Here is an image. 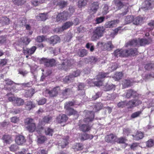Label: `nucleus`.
<instances>
[{
    "mask_svg": "<svg viewBox=\"0 0 154 154\" xmlns=\"http://www.w3.org/2000/svg\"><path fill=\"white\" fill-rule=\"evenodd\" d=\"M142 20L143 19L139 17H137L135 18H133V23L134 25H138L141 23Z\"/></svg>",
    "mask_w": 154,
    "mask_h": 154,
    "instance_id": "393cba45",
    "label": "nucleus"
},
{
    "mask_svg": "<svg viewBox=\"0 0 154 154\" xmlns=\"http://www.w3.org/2000/svg\"><path fill=\"white\" fill-rule=\"evenodd\" d=\"M54 132L53 130L49 128H48L45 130V134L49 136H52Z\"/></svg>",
    "mask_w": 154,
    "mask_h": 154,
    "instance_id": "c85d7f7f",
    "label": "nucleus"
},
{
    "mask_svg": "<svg viewBox=\"0 0 154 154\" xmlns=\"http://www.w3.org/2000/svg\"><path fill=\"white\" fill-rule=\"evenodd\" d=\"M52 117L49 116H45L44 118V122L47 123H49Z\"/></svg>",
    "mask_w": 154,
    "mask_h": 154,
    "instance_id": "338daca9",
    "label": "nucleus"
},
{
    "mask_svg": "<svg viewBox=\"0 0 154 154\" xmlns=\"http://www.w3.org/2000/svg\"><path fill=\"white\" fill-rule=\"evenodd\" d=\"M41 63L43 64L46 66L51 67L55 65V61L53 59H48L46 58H43L40 61Z\"/></svg>",
    "mask_w": 154,
    "mask_h": 154,
    "instance_id": "20e7f679",
    "label": "nucleus"
},
{
    "mask_svg": "<svg viewBox=\"0 0 154 154\" xmlns=\"http://www.w3.org/2000/svg\"><path fill=\"white\" fill-rule=\"evenodd\" d=\"M24 122L25 125H28L34 124L33 119L30 118H27L25 119Z\"/></svg>",
    "mask_w": 154,
    "mask_h": 154,
    "instance_id": "49530a36",
    "label": "nucleus"
},
{
    "mask_svg": "<svg viewBox=\"0 0 154 154\" xmlns=\"http://www.w3.org/2000/svg\"><path fill=\"white\" fill-rule=\"evenodd\" d=\"M123 75V74L122 72H116L114 75V77L116 79L115 80H119L122 78Z\"/></svg>",
    "mask_w": 154,
    "mask_h": 154,
    "instance_id": "a18cd8bd",
    "label": "nucleus"
},
{
    "mask_svg": "<svg viewBox=\"0 0 154 154\" xmlns=\"http://www.w3.org/2000/svg\"><path fill=\"white\" fill-rule=\"evenodd\" d=\"M21 40L23 45H28L31 41L30 39L27 37H22Z\"/></svg>",
    "mask_w": 154,
    "mask_h": 154,
    "instance_id": "79ce46f5",
    "label": "nucleus"
},
{
    "mask_svg": "<svg viewBox=\"0 0 154 154\" xmlns=\"http://www.w3.org/2000/svg\"><path fill=\"white\" fill-rule=\"evenodd\" d=\"M143 4L145 5L146 6L143 8H145L146 9H148L149 7L151 5V0H146L144 2Z\"/></svg>",
    "mask_w": 154,
    "mask_h": 154,
    "instance_id": "5fc2aeb1",
    "label": "nucleus"
},
{
    "mask_svg": "<svg viewBox=\"0 0 154 154\" xmlns=\"http://www.w3.org/2000/svg\"><path fill=\"white\" fill-rule=\"evenodd\" d=\"M5 83L8 85H11L14 83V82L13 81L9 79H5Z\"/></svg>",
    "mask_w": 154,
    "mask_h": 154,
    "instance_id": "774afa93",
    "label": "nucleus"
},
{
    "mask_svg": "<svg viewBox=\"0 0 154 154\" xmlns=\"http://www.w3.org/2000/svg\"><path fill=\"white\" fill-rule=\"evenodd\" d=\"M154 66L153 64L151 63L145 65V68L146 69L148 70H149L151 69Z\"/></svg>",
    "mask_w": 154,
    "mask_h": 154,
    "instance_id": "69168bd1",
    "label": "nucleus"
},
{
    "mask_svg": "<svg viewBox=\"0 0 154 154\" xmlns=\"http://www.w3.org/2000/svg\"><path fill=\"white\" fill-rule=\"evenodd\" d=\"M133 17L132 16L128 15L126 16L125 19V23L128 24L133 22Z\"/></svg>",
    "mask_w": 154,
    "mask_h": 154,
    "instance_id": "bb28decb",
    "label": "nucleus"
},
{
    "mask_svg": "<svg viewBox=\"0 0 154 154\" xmlns=\"http://www.w3.org/2000/svg\"><path fill=\"white\" fill-rule=\"evenodd\" d=\"M126 106L128 108H131L134 107L133 100H130L128 103L126 102Z\"/></svg>",
    "mask_w": 154,
    "mask_h": 154,
    "instance_id": "de8ad7c7",
    "label": "nucleus"
},
{
    "mask_svg": "<svg viewBox=\"0 0 154 154\" xmlns=\"http://www.w3.org/2000/svg\"><path fill=\"white\" fill-rule=\"evenodd\" d=\"M103 105L102 103H99L97 104L94 106V108L93 109L94 112H91L89 113L91 114V117H87L86 119H85L84 121L86 122H88L93 121L94 118V112H96L100 109L103 107Z\"/></svg>",
    "mask_w": 154,
    "mask_h": 154,
    "instance_id": "f03ea898",
    "label": "nucleus"
},
{
    "mask_svg": "<svg viewBox=\"0 0 154 154\" xmlns=\"http://www.w3.org/2000/svg\"><path fill=\"white\" fill-rule=\"evenodd\" d=\"M73 148L75 151L82 150L83 148L82 144L80 143H76L73 146Z\"/></svg>",
    "mask_w": 154,
    "mask_h": 154,
    "instance_id": "cd10ccee",
    "label": "nucleus"
},
{
    "mask_svg": "<svg viewBox=\"0 0 154 154\" xmlns=\"http://www.w3.org/2000/svg\"><path fill=\"white\" fill-rule=\"evenodd\" d=\"M10 150L13 152H15L19 149L18 146L16 144H12L9 147Z\"/></svg>",
    "mask_w": 154,
    "mask_h": 154,
    "instance_id": "72a5a7b5",
    "label": "nucleus"
},
{
    "mask_svg": "<svg viewBox=\"0 0 154 154\" xmlns=\"http://www.w3.org/2000/svg\"><path fill=\"white\" fill-rule=\"evenodd\" d=\"M73 24L72 22L68 21L65 23L61 27H59L56 29V31L58 32H61L64 30L69 28Z\"/></svg>",
    "mask_w": 154,
    "mask_h": 154,
    "instance_id": "1a4fd4ad",
    "label": "nucleus"
},
{
    "mask_svg": "<svg viewBox=\"0 0 154 154\" xmlns=\"http://www.w3.org/2000/svg\"><path fill=\"white\" fill-rule=\"evenodd\" d=\"M106 45V43L101 42H99L97 44V46L102 50L105 49V46Z\"/></svg>",
    "mask_w": 154,
    "mask_h": 154,
    "instance_id": "4d7b16f0",
    "label": "nucleus"
},
{
    "mask_svg": "<svg viewBox=\"0 0 154 154\" xmlns=\"http://www.w3.org/2000/svg\"><path fill=\"white\" fill-rule=\"evenodd\" d=\"M98 3L97 2H94L92 4L91 9L93 12V13H95L98 9Z\"/></svg>",
    "mask_w": 154,
    "mask_h": 154,
    "instance_id": "b1692460",
    "label": "nucleus"
},
{
    "mask_svg": "<svg viewBox=\"0 0 154 154\" xmlns=\"http://www.w3.org/2000/svg\"><path fill=\"white\" fill-rule=\"evenodd\" d=\"M128 51L127 50L118 49L114 52V55L118 57H127L128 56Z\"/></svg>",
    "mask_w": 154,
    "mask_h": 154,
    "instance_id": "423d86ee",
    "label": "nucleus"
},
{
    "mask_svg": "<svg viewBox=\"0 0 154 154\" xmlns=\"http://www.w3.org/2000/svg\"><path fill=\"white\" fill-rule=\"evenodd\" d=\"M35 91L34 89L31 88L27 91L26 92V97H31L35 93Z\"/></svg>",
    "mask_w": 154,
    "mask_h": 154,
    "instance_id": "c9c22d12",
    "label": "nucleus"
},
{
    "mask_svg": "<svg viewBox=\"0 0 154 154\" xmlns=\"http://www.w3.org/2000/svg\"><path fill=\"white\" fill-rule=\"evenodd\" d=\"M118 65L115 63H112L111 67H109L108 69L110 72H112L115 70L118 67Z\"/></svg>",
    "mask_w": 154,
    "mask_h": 154,
    "instance_id": "c03bdc74",
    "label": "nucleus"
},
{
    "mask_svg": "<svg viewBox=\"0 0 154 154\" xmlns=\"http://www.w3.org/2000/svg\"><path fill=\"white\" fill-rule=\"evenodd\" d=\"M67 13L64 12L62 13H59L58 14L56 17V20L57 21H59L62 20H66L67 19Z\"/></svg>",
    "mask_w": 154,
    "mask_h": 154,
    "instance_id": "9d476101",
    "label": "nucleus"
},
{
    "mask_svg": "<svg viewBox=\"0 0 154 154\" xmlns=\"http://www.w3.org/2000/svg\"><path fill=\"white\" fill-rule=\"evenodd\" d=\"M37 142L39 143H43L46 140V137L44 136L40 135L37 137Z\"/></svg>",
    "mask_w": 154,
    "mask_h": 154,
    "instance_id": "e433bc0d",
    "label": "nucleus"
},
{
    "mask_svg": "<svg viewBox=\"0 0 154 154\" xmlns=\"http://www.w3.org/2000/svg\"><path fill=\"white\" fill-rule=\"evenodd\" d=\"M105 29L103 26L97 27L93 32L91 39L92 41H95L103 36Z\"/></svg>",
    "mask_w": 154,
    "mask_h": 154,
    "instance_id": "f257e3e1",
    "label": "nucleus"
},
{
    "mask_svg": "<svg viewBox=\"0 0 154 154\" xmlns=\"http://www.w3.org/2000/svg\"><path fill=\"white\" fill-rule=\"evenodd\" d=\"M115 136L112 134H111L106 136V142H112L114 140Z\"/></svg>",
    "mask_w": 154,
    "mask_h": 154,
    "instance_id": "37998d69",
    "label": "nucleus"
},
{
    "mask_svg": "<svg viewBox=\"0 0 154 154\" xmlns=\"http://www.w3.org/2000/svg\"><path fill=\"white\" fill-rule=\"evenodd\" d=\"M72 93L71 90L70 88H66L63 91L62 94L65 97V98H66L67 97Z\"/></svg>",
    "mask_w": 154,
    "mask_h": 154,
    "instance_id": "a211bd4d",
    "label": "nucleus"
},
{
    "mask_svg": "<svg viewBox=\"0 0 154 154\" xmlns=\"http://www.w3.org/2000/svg\"><path fill=\"white\" fill-rule=\"evenodd\" d=\"M126 102L121 101L118 103V106L119 107L123 108L126 106Z\"/></svg>",
    "mask_w": 154,
    "mask_h": 154,
    "instance_id": "e2e57ef3",
    "label": "nucleus"
},
{
    "mask_svg": "<svg viewBox=\"0 0 154 154\" xmlns=\"http://www.w3.org/2000/svg\"><path fill=\"white\" fill-rule=\"evenodd\" d=\"M123 88H125L132 85V82L130 80H125L122 83Z\"/></svg>",
    "mask_w": 154,
    "mask_h": 154,
    "instance_id": "aec40b11",
    "label": "nucleus"
},
{
    "mask_svg": "<svg viewBox=\"0 0 154 154\" xmlns=\"http://www.w3.org/2000/svg\"><path fill=\"white\" fill-rule=\"evenodd\" d=\"M86 47L88 49L90 48V50L91 52L93 51L94 50V46L91 43H87L86 45Z\"/></svg>",
    "mask_w": 154,
    "mask_h": 154,
    "instance_id": "3c124183",
    "label": "nucleus"
},
{
    "mask_svg": "<svg viewBox=\"0 0 154 154\" xmlns=\"http://www.w3.org/2000/svg\"><path fill=\"white\" fill-rule=\"evenodd\" d=\"M113 47V46L112 45L111 42H109L106 44V50H111Z\"/></svg>",
    "mask_w": 154,
    "mask_h": 154,
    "instance_id": "13d9d810",
    "label": "nucleus"
},
{
    "mask_svg": "<svg viewBox=\"0 0 154 154\" xmlns=\"http://www.w3.org/2000/svg\"><path fill=\"white\" fill-rule=\"evenodd\" d=\"M141 113V112L140 111L135 112L132 114L131 116V117L132 118H135L139 116Z\"/></svg>",
    "mask_w": 154,
    "mask_h": 154,
    "instance_id": "bf43d9fd",
    "label": "nucleus"
},
{
    "mask_svg": "<svg viewBox=\"0 0 154 154\" xmlns=\"http://www.w3.org/2000/svg\"><path fill=\"white\" fill-rule=\"evenodd\" d=\"M60 38L57 36L55 35L50 37V40L51 44H54L60 42Z\"/></svg>",
    "mask_w": 154,
    "mask_h": 154,
    "instance_id": "f3484780",
    "label": "nucleus"
},
{
    "mask_svg": "<svg viewBox=\"0 0 154 154\" xmlns=\"http://www.w3.org/2000/svg\"><path fill=\"white\" fill-rule=\"evenodd\" d=\"M132 136L134 140H138L142 139L144 137V135L142 132L140 131H137L135 135H132Z\"/></svg>",
    "mask_w": 154,
    "mask_h": 154,
    "instance_id": "4468645a",
    "label": "nucleus"
},
{
    "mask_svg": "<svg viewBox=\"0 0 154 154\" xmlns=\"http://www.w3.org/2000/svg\"><path fill=\"white\" fill-rule=\"evenodd\" d=\"M144 77L145 78H144V79H145V80L148 79L151 77L154 78V73L152 72L149 74L146 75Z\"/></svg>",
    "mask_w": 154,
    "mask_h": 154,
    "instance_id": "680f3d73",
    "label": "nucleus"
},
{
    "mask_svg": "<svg viewBox=\"0 0 154 154\" xmlns=\"http://www.w3.org/2000/svg\"><path fill=\"white\" fill-rule=\"evenodd\" d=\"M136 92L131 89L127 91L126 95V97L127 98H130L132 95H134Z\"/></svg>",
    "mask_w": 154,
    "mask_h": 154,
    "instance_id": "ea45409f",
    "label": "nucleus"
},
{
    "mask_svg": "<svg viewBox=\"0 0 154 154\" xmlns=\"http://www.w3.org/2000/svg\"><path fill=\"white\" fill-rule=\"evenodd\" d=\"M87 54V52L86 50L85 49H83L81 50L78 54L80 57H83L84 56L86 55Z\"/></svg>",
    "mask_w": 154,
    "mask_h": 154,
    "instance_id": "864d4df0",
    "label": "nucleus"
},
{
    "mask_svg": "<svg viewBox=\"0 0 154 154\" xmlns=\"http://www.w3.org/2000/svg\"><path fill=\"white\" fill-rule=\"evenodd\" d=\"M60 90L59 87L54 88L51 90H47L46 93H48L51 97H54L57 96Z\"/></svg>",
    "mask_w": 154,
    "mask_h": 154,
    "instance_id": "6e6552de",
    "label": "nucleus"
},
{
    "mask_svg": "<svg viewBox=\"0 0 154 154\" xmlns=\"http://www.w3.org/2000/svg\"><path fill=\"white\" fill-rule=\"evenodd\" d=\"M128 56L130 55L134 56L138 54V51L136 48L131 49L128 50Z\"/></svg>",
    "mask_w": 154,
    "mask_h": 154,
    "instance_id": "c756f323",
    "label": "nucleus"
},
{
    "mask_svg": "<svg viewBox=\"0 0 154 154\" xmlns=\"http://www.w3.org/2000/svg\"><path fill=\"white\" fill-rule=\"evenodd\" d=\"M57 0H54L53 2L54 5H59L60 8H62L66 6L67 5L66 2L65 1L61 0L58 2L57 3L56 2Z\"/></svg>",
    "mask_w": 154,
    "mask_h": 154,
    "instance_id": "6ab92c4d",
    "label": "nucleus"
},
{
    "mask_svg": "<svg viewBox=\"0 0 154 154\" xmlns=\"http://www.w3.org/2000/svg\"><path fill=\"white\" fill-rule=\"evenodd\" d=\"M72 60H64L62 64H59L58 65V68L60 69H63L65 70H67L68 69L72 68L71 63L73 62Z\"/></svg>",
    "mask_w": 154,
    "mask_h": 154,
    "instance_id": "7ed1b4c3",
    "label": "nucleus"
},
{
    "mask_svg": "<svg viewBox=\"0 0 154 154\" xmlns=\"http://www.w3.org/2000/svg\"><path fill=\"white\" fill-rule=\"evenodd\" d=\"M104 20V17H97L96 19V23L99 24L102 22Z\"/></svg>",
    "mask_w": 154,
    "mask_h": 154,
    "instance_id": "052dcab7",
    "label": "nucleus"
},
{
    "mask_svg": "<svg viewBox=\"0 0 154 154\" xmlns=\"http://www.w3.org/2000/svg\"><path fill=\"white\" fill-rule=\"evenodd\" d=\"M12 1L14 4L18 5H21L25 3L23 0H12Z\"/></svg>",
    "mask_w": 154,
    "mask_h": 154,
    "instance_id": "603ef678",
    "label": "nucleus"
},
{
    "mask_svg": "<svg viewBox=\"0 0 154 154\" xmlns=\"http://www.w3.org/2000/svg\"><path fill=\"white\" fill-rule=\"evenodd\" d=\"M146 146L150 147L154 145V141L152 139H150L146 142Z\"/></svg>",
    "mask_w": 154,
    "mask_h": 154,
    "instance_id": "09e8293b",
    "label": "nucleus"
},
{
    "mask_svg": "<svg viewBox=\"0 0 154 154\" xmlns=\"http://www.w3.org/2000/svg\"><path fill=\"white\" fill-rule=\"evenodd\" d=\"M24 101L22 99L20 98H16L14 100V105L18 106H20L24 104Z\"/></svg>",
    "mask_w": 154,
    "mask_h": 154,
    "instance_id": "5701e85b",
    "label": "nucleus"
},
{
    "mask_svg": "<svg viewBox=\"0 0 154 154\" xmlns=\"http://www.w3.org/2000/svg\"><path fill=\"white\" fill-rule=\"evenodd\" d=\"M67 13L64 12L62 13H59L58 14L56 17V20L57 21H59L62 20H66L67 19Z\"/></svg>",
    "mask_w": 154,
    "mask_h": 154,
    "instance_id": "9b49d317",
    "label": "nucleus"
},
{
    "mask_svg": "<svg viewBox=\"0 0 154 154\" xmlns=\"http://www.w3.org/2000/svg\"><path fill=\"white\" fill-rule=\"evenodd\" d=\"M35 107L34 104L32 102L28 101L27 102L26 104V108L27 109L30 110Z\"/></svg>",
    "mask_w": 154,
    "mask_h": 154,
    "instance_id": "4c0bfd02",
    "label": "nucleus"
},
{
    "mask_svg": "<svg viewBox=\"0 0 154 154\" xmlns=\"http://www.w3.org/2000/svg\"><path fill=\"white\" fill-rule=\"evenodd\" d=\"M47 14L44 13L40 14L38 17V18L39 20L42 21L45 20L47 19Z\"/></svg>",
    "mask_w": 154,
    "mask_h": 154,
    "instance_id": "f704fd0d",
    "label": "nucleus"
},
{
    "mask_svg": "<svg viewBox=\"0 0 154 154\" xmlns=\"http://www.w3.org/2000/svg\"><path fill=\"white\" fill-rule=\"evenodd\" d=\"M26 128L29 132H34L36 126L35 123L32 124V125H28Z\"/></svg>",
    "mask_w": 154,
    "mask_h": 154,
    "instance_id": "2f4dec72",
    "label": "nucleus"
},
{
    "mask_svg": "<svg viewBox=\"0 0 154 154\" xmlns=\"http://www.w3.org/2000/svg\"><path fill=\"white\" fill-rule=\"evenodd\" d=\"M69 137H67L66 139H63L60 143H59V146H60L62 148H64L68 144V140Z\"/></svg>",
    "mask_w": 154,
    "mask_h": 154,
    "instance_id": "4be33fe9",
    "label": "nucleus"
},
{
    "mask_svg": "<svg viewBox=\"0 0 154 154\" xmlns=\"http://www.w3.org/2000/svg\"><path fill=\"white\" fill-rule=\"evenodd\" d=\"M3 140L4 142L7 144H10L12 142L11 138L9 136L5 135L3 136Z\"/></svg>",
    "mask_w": 154,
    "mask_h": 154,
    "instance_id": "a878e982",
    "label": "nucleus"
},
{
    "mask_svg": "<svg viewBox=\"0 0 154 154\" xmlns=\"http://www.w3.org/2000/svg\"><path fill=\"white\" fill-rule=\"evenodd\" d=\"M44 39L45 38L43 36H40L37 37L36 40L38 42H41L44 41Z\"/></svg>",
    "mask_w": 154,
    "mask_h": 154,
    "instance_id": "0e129e2a",
    "label": "nucleus"
},
{
    "mask_svg": "<svg viewBox=\"0 0 154 154\" xmlns=\"http://www.w3.org/2000/svg\"><path fill=\"white\" fill-rule=\"evenodd\" d=\"M128 45L135 46L139 45V40L137 39H133L128 42L127 43Z\"/></svg>",
    "mask_w": 154,
    "mask_h": 154,
    "instance_id": "dca6fc26",
    "label": "nucleus"
},
{
    "mask_svg": "<svg viewBox=\"0 0 154 154\" xmlns=\"http://www.w3.org/2000/svg\"><path fill=\"white\" fill-rule=\"evenodd\" d=\"M67 119V117L65 114L60 115L57 118V121L59 123L66 122Z\"/></svg>",
    "mask_w": 154,
    "mask_h": 154,
    "instance_id": "2eb2a0df",
    "label": "nucleus"
},
{
    "mask_svg": "<svg viewBox=\"0 0 154 154\" xmlns=\"http://www.w3.org/2000/svg\"><path fill=\"white\" fill-rule=\"evenodd\" d=\"M106 76V74L104 73H101L98 75L97 77V81L94 82V85L97 86H102L103 85V79Z\"/></svg>",
    "mask_w": 154,
    "mask_h": 154,
    "instance_id": "0eeeda50",
    "label": "nucleus"
},
{
    "mask_svg": "<svg viewBox=\"0 0 154 154\" xmlns=\"http://www.w3.org/2000/svg\"><path fill=\"white\" fill-rule=\"evenodd\" d=\"M119 22L118 20H114L109 22L106 24V28H112L114 27Z\"/></svg>",
    "mask_w": 154,
    "mask_h": 154,
    "instance_id": "412c9836",
    "label": "nucleus"
},
{
    "mask_svg": "<svg viewBox=\"0 0 154 154\" xmlns=\"http://www.w3.org/2000/svg\"><path fill=\"white\" fill-rule=\"evenodd\" d=\"M138 40H139V45L141 46L149 44L148 40L146 39H140L139 38Z\"/></svg>",
    "mask_w": 154,
    "mask_h": 154,
    "instance_id": "58836bf2",
    "label": "nucleus"
},
{
    "mask_svg": "<svg viewBox=\"0 0 154 154\" xmlns=\"http://www.w3.org/2000/svg\"><path fill=\"white\" fill-rule=\"evenodd\" d=\"M26 140L24 137L21 135H17L16 137L15 142L18 145H20L25 142Z\"/></svg>",
    "mask_w": 154,
    "mask_h": 154,
    "instance_id": "f8f14e48",
    "label": "nucleus"
},
{
    "mask_svg": "<svg viewBox=\"0 0 154 154\" xmlns=\"http://www.w3.org/2000/svg\"><path fill=\"white\" fill-rule=\"evenodd\" d=\"M81 72L80 70L78 69L74 71L69 76H66L65 77L64 79V81L66 82H68L69 81H71L74 78L79 76Z\"/></svg>",
    "mask_w": 154,
    "mask_h": 154,
    "instance_id": "39448f33",
    "label": "nucleus"
},
{
    "mask_svg": "<svg viewBox=\"0 0 154 154\" xmlns=\"http://www.w3.org/2000/svg\"><path fill=\"white\" fill-rule=\"evenodd\" d=\"M93 137L92 135L85 134L82 137L81 139L83 140H85L88 139H91L93 138Z\"/></svg>",
    "mask_w": 154,
    "mask_h": 154,
    "instance_id": "a19ab883",
    "label": "nucleus"
},
{
    "mask_svg": "<svg viewBox=\"0 0 154 154\" xmlns=\"http://www.w3.org/2000/svg\"><path fill=\"white\" fill-rule=\"evenodd\" d=\"M74 105V103L72 101H69L66 103L64 106V107L66 109H69L70 108V106H72Z\"/></svg>",
    "mask_w": 154,
    "mask_h": 154,
    "instance_id": "6e6d98bb",
    "label": "nucleus"
},
{
    "mask_svg": "<svg viewBox=\"0 0 154 154\" xmlns=\"http://www.w3.org/2000/svg\"><path fill=\"white\" fill-rule=\"evenodd\" d=\"M87 2V0H80L78 2V6L79 8L85 6Z\"/></svg>",
    "mask_w": 154,
    "mask_h": 154,
    "instance_id": "8fccbe9b",
    "label": "nucleus"
},
{
    "mask_svg": "<svg viewBox=\"0 0 154 154\" xmlns=\"http://www.w3.org/2000/svg\"><path fill=\"white\" fill-rule=\"evenodd\" d=\"M0 23L2 24H8L9 23V20L7 17H2L0 18Z\"/></svg>",
    "mask_w": 154,
    "mask_h": 154,
    "instance_id": "7c9ffc66",
    "label": "nucleus"
},
{
    "mask_svg": "<svg viewBox=\"0 0 154 154\" xmlns=\"http://www.w3.org/2000/svg\"><path fill=\"white\" fill-rule=\"evenodd\" d=\"M80 129L83 132L88 131L90 130V127L88 125H83L80 127Z\"/></svg>",
    "mask_w": 154,
    "mask_h": 154,
    "instance_id": "473e14b6",
    "label": "nucleus"
},
{
    "mask_svg": "<svg viewBox=\"0 0 154 154\" xmlns=\"http://www.w3.org/2000/svg\"><path fill=\"white\" fill-rule=\"evenodd\" d=\"M37 49L36 47L33 46L30 48H27L23 50V52L25 54H28L29 55H31L33 54Z\"/></svg>",
    "mask_w": 154,
    "mask_h": 154,
    "instance_id": "ddd939ff",
    "label": "nucleus"
}]
</instances>
